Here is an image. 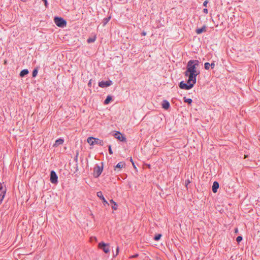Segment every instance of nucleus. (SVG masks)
Here are the masks:
<instances>
[{"mask_svg": "<svg viewBox=\"0 0 260 260\" xmlns=\"http://www.w3.org/2000/svg\"><path fill=\"white\" fill-rule=\"evenodd\" d=\"M54 21L57 26L60 27H63L66 26L67 24L66 20L61 17H55Z\"/></svg>", "mask_w": 260, "mask_h": 260, "instance_id": "3", "label": "nucleus"}, {"mask_svg": "<svg viewBox=\"0 0 260 260\" xmlns=\"http://www.w3.org/2000/svg\"><path fill=\"white\" fill-rule=\"evenodd\" d=\"M110 19H111L110 16L104 18L103 20V26H105L110 21Z\"/></svg>", "mask_w": 260, "mask_h": 260, "instance_id": "22", "label": "nucleus"}, {"mask_svg": "<svg viewBox=\"0 0 260 260\" xmlns=\"http://www.w3.org/2000/svg\"><path fill=\"white\" fill-rule=\"evenodd\" d=\"M136 256H137V255L134 256V257H136Z\"/></svg>", "mask_w": 260, "mask_h": 260, "instance_id": "42", "label": "nucleus"}, {"mask_svg": "<svg viewBox=\"0 0 260 260\" xmlns=\"http://www.w3.org/2000/svg\"><path fill=\"white\" fill-rule=\"evenodd\" d=\"M110 203L112 204V209H113L114 210H116L117 208V206H118L117 204L113 200H110Z\"/></svg>", "mask_w": 260, "mask_h": 260, "instance_id": "20", "label": "nucleus"}, {"mask_svg": "<svg viewBox=\"0 0 260 260\" xmlns=\"http://www.w3.org/2000/svg\"><path fill=\"white\" fill-rule=\"evenodd\" d=\"M179 86L181 89L189 90L192 88L193 86L192 84L188 83L187 81L186 83H184L183 81H181L179 83Z\"/></svg>", "mask_w": 260, "mask_h": 260, "instance_id": "5", "label": "nucleus"}, {"mask_svg": "<svg viewBox=\"0 0 260 260\" xmlns=\"http://www.w3.org/2000/svg\"><path fill=\"white\" fill-rule=\"evenodd\" d=\"M38 74V70L37 69H35L33 70L32 76L33 77H35Z\"/></svg>", "mask_w": 260, "mask_h": 260, "instance_id": "26", "label": "nucleus"}, {"mask_svg": "<svg viewBox=\"0 0 260 260\" xmlns=\"http://www.w3.org/2000/svg\"><path fill=\"white\" fill-rule=\"evenodd\" d=\"M97 194V196L100 199H101L103 202V203L104 205H109L108 202L106 200V199H105V198L104 197L103 195V193H102V192L100 191H98L96 193Z\"/></svg>", "mask_w": 260, "mask_h": 260, "instance_id": "11", "label": "nucleus"}, {"mask_svg": "<svg viewBox=\"0 0 260 260\" xmlns=\"http://www.w3.org/2000/svg\"><path fill=\"white\" fill-rule=\"evenodd\" d=\"M111 100H112V97L110 95H108L104 101V104H105V105L108 104Z\"/></svg>", "mask_w": 260, "mask_h": 260, "instance_id": "21", "label": "nucleus"}, {"mask_svg": "<svg viewBox=\"0 0 260 260\" xmlns=\"http://www.w3.org/2000/svg\"><path fill=\"white\" fill-rule=\"evenodd\" d=\"M210 67L212 69H213L215 67V64L214 62H213L211 63H210Z\"/></svg>", "mask_w": 260, "mask_h": 260, "instance_id": "30", "label": "nucleus"}, {"mask_svg": "<svg viewBox=\"0 0 260 260\" xmlns=\"http://www.w3.org/2000/svg\"><path fill=\"white\" fill-rule=\"evenodd\" d=\"M115 137L116 139H118V140L121 141V142H123V141H125L126 139L125 138V137H124L120 133L118 132H116V133H115Z\"/></svg>", "mask_w": 260, "mask_h": 260, "instance_id": "10", "label": "nucleus"}, {"mask_svg": "<svg viewBox=\"0 0 260 260\" xmlns=\"http://www.w3.org/2000/svg\"><path fill=\"white\" fill-rule=\"evenodd\" d=\"M88 86H91V80L89 81L88 84Z\"/></svg>", "mask_w": 260, "mask_h": 260, "instance_id": "38", "label": "nucleus"}, {"mask_svg": "<svg viewBox=\"0 0 260 260\" xmlns=\"http://www.w3.org/2000/svg\"><path fill=\"white\" fill-rule=\"evenodd\" d=\"M142 35H143V36H145V35H146V33L145 32H142Z\"/></svg>", "mask_w": 260, "mask_h": 260, "instance_id": "39", "label": "nucleus"}, {"mask_svg": "<svg viewBox=\"0 0 260 260\" xmlns=\"http://www.w3.org/2000/svg\"><path fill=\"white\" fill-rule=\"evenodd\" d=\"M44 2V4L46 7L48 6V3L47 0H42Z\"/></svg>", "mask_w": 260, "mask_h": 260, "instance_id": "32", "label": "nucleus"}, {"mask_svg": "<svg viewBox=\"0 0 260 260\" xmlns=\"http://www.w3.org/2000/svg\"><path fill=\"white\" fill-rule=\"evenodd\" d=\"M7 191L6 187L0 183V204H2Z\"/></svg>", "mask_w": 260, "mask_h": 260, "instance_id": "6", "label": "nucleus"}, {"mask_svg": "<svg viewBox=\"0 0 260 260\" xmlns=\"http://www.w3.org/2000/svg\"><path fill=\"white\" fill-rule=\"evenodd\" d=\"M206 28H207L206 26V25H204L201 28H197L196 29V33L197 34H202L203 32L206 31Z\"/></svg>", "mask_w": 260, "mask_h": 260, "instance_id": "13", "label": "nucleus"}, {"mask_svg": "<svg viewBox=\"0 0 260 260\" xmlns=\"http://www.w3.org/2000/svg\"><path fill=\"white\" fill-rule=\"evenodd\" d=\"M242 237L239 236L237 237L236 241L239 243L242 240Z\"/></svg>", "mask_w": 260, "mask_h": 260, "instance_id": "28", "label": "nucleus"}, {"mask_svg": "<svg viewBox=\"0 0 260 260\" xmlns=\"http://www.w3.org/2000/svg\"><path fill=\"white\" fill-rule=\"evenodd\" d=\"M23 2H25L26 0H21Z\"/></svg>", "mask_w": 260, "mask_h": 260, "instance_id": "41", "label": "nucleus"}, {"mask_svg": "<svg viewBox=\"0 0 260 260\" xmlns=\"http://www.w3.org/2000/svg\"><path fill=\"white\" fill-rule=\"evenodd\" d=\"M131 161L132 162V164H133V165L134 167V168H136L135 165V164H134V162H133V159H132V158H131Z\"/></svg>", "mask_w": 260, "mask_h": 260, "instance_id": "37", "label": "nucleus"}, {"mask_svg": "<svg viewBox=\"0 0 260 260\" xmlns=\"http://www.w3.org/2000/svg\"><path fill=\"white\" fill-rule=\"evenodd\" d=\"M64 142L63 139L61 138H59L55 141V142L54 144L53 145V146L57 147L61 144H62Z\"/></svg>", "mask_w": 260, "mask_h": 260, "instance_id": "15", "label": "nucleus"}, {"mask_svg": "<svg viewBox=\"0 0 260 260\" xmlns=\"http://www.w3.org/2000/svg\"><path fill=\"white\" fill-rule=\"evenodd\" d=\"M94 144L100 145L101 146H103L104 144V142L98 138H95V140L94 141Z\"/></svg>", "mask_w": 260, "mask_h": 260, "instance_id": "17", "label": "nucleus"}, {"mask_svg": "<svg viewBox=\"0 0 260 260\" xmlns=\"http://www.w3.org/2000/svg\"><path fill=\"white\" fill-rule=\"evenodd\" d=\"M103 168L100 166H96L94 168L93 175L95 178L98 177L102 173Z\"/></svg>", "mask_w": 260, "mask_h": 260, "instance_id": "8", "label": "nucleus"}, {"mask_svg": "<svg viewBox=\"0 0 260 260\" xmlns=\"http://www.w3.org/2000/svg\"><path fill=\"white\" fill-rule=\"evenodd\" d=\"M29 72L27 69H24L22 70L20 73V76L21 77H23L25 75L28 74Z\"/></svg>", "mask_w": 260, "mask_h": 260, "instance_id": "16", "label": "nucleus"}, {"mask_svg": "<svg viewBox=\"0 0 260 260\" xmlns=\"http://www.w3.org/2000/svg\"><path fill=\"white\" fill-rule=\"evenodd\" d=\"M50 181L53 184H57L58 182V177L54 171H51L50 172Z\"/></svg>", "mask_w": 260, "mask_h": 260, "instance_id": "7", "label": "nucleus"}, {"mask_svg": "<svg viewBox=\"0 0 260 260\" xmlns=\"http://www.w3.org/2000/svg\"><path fill=\"white\" fill-rule=\"evenodd\" d=\"M199 74H194V73H187L186 72H184L185 76L188 77V79L187 80L188 83L192 84V85L196 84L197 81V76Z\"/></svg>", "mask_w": 260, "mask_h": 260, "instance_id": "2", "label": "nucleus"}, {"mask_svg": "<svg viewBox=\"0 0 260 260\" xmlns=\"http://www.w3.org/2000/svg\"><path fill=\"white\" fill-rule=\"evenodd\" d=\"M125 166V164L123 162H119L114 168V170H116V168L121 169Z\"/></svg>", "mask_w": 260, "mask_h": 260, "instance_id": "19", "label": "nucleus"}, {"mask_svg": "<svg viewBox=\"0 0 260 260\" xmlns=\"http://www.w3.org/2000/svg\"><path fill=\"white\" fill-rule=\"evenodd\" d=\"M203 12H204V13L207 14L208 13V9L206 8L204 9Z\"/></svg>", "mask_w": 260, "mask_h": 260, "instance_id": "34", "label": "nucleus"}, {"mask_svg": "<svg viewBox=\"0 0 260 260\" xmlns=\"http://www.w3.org/2000/svg\"><path fill=\"white\" fill-rule=\"evenodd\" d=\"M219 183L217 181H214L212 185V191L214 193H216L217 189L219 188Z\"/></svg>", "mask_w": 260, "mask_h": 260, "instance_id": "12", "label": "nucleus"}, {"mask_svg": "<svg viewBox=\"0 0 260 260\" xmlns=\"http://www.w3.org/2000/svg\"><path fill=\"white\" fill-rule=\"evenodd\" d=\"M118 252H119V248H118V247H117L116 248V255H114V257L118 255Z\"/></svg>", "mask_w": 260, "mask_h": 260, "instance_id": "31", "label": "nucleus"}, {"mask_svg": "<svg viewBox=\"0 0 260 260\" xmlns=\"http://www.w3.org/2000/svg\"><path fill=\"white\" fill-rule=\"evenodd\" d=\"M93 240H95V241H97V239H96V237H92V238H91V240L92 241L93 240Z\"/></svg>", "mask_w": 260, "mask_h": 260, "instance_id": "35", "label": "nucleus"}, {"mask_svg": "<svg viewBox=\"0 0 260 260\" xmlns=\"http://www.w3.org/2000/svg\"><path fill=\"white\" fill-rule=\"evenodd\" d=\"M108 150H109V153L110 154H113V151L112 150L111 146V145H109L108 146Z\"/></svg>", "mask_w": 260, "mask_h": 260, "instance_id": "29", "label": "nucleus"}, {"mask_svg": "<svg viewBox=\"0 0 260 260\" xmlns=\"http://www.w3.org/2000/svg\"><path fill=\"white\" fill-rule=\"evenodd\" d=\"M208 3V2L207 1H205L203 3V6L205 7H206Z\"/></svg>", "mask_w": 260, "mask_h": 260, "instance_id": "33", "label": "nucleus"}, {"mask_svg": "<svg viewBox=\"0 0 260 260\" xmlns=\"http://www.w3.org/2000/svg\"><path fill=\"white\" fill-rule=\"evenodd\" d=\"M183 100L185 103H187L188 104H191L192 102L191 99H187L185 97H184Z\"/></svg>", "mask_w": 260, "mask_h": 260, "instance_id": "23", "label": "nucleus"}, {"mask_svg": "<svg viewBox=\"0 0 260 260\" xmlns=\"http://www.w3.org/2000/svg\"><path fill=\"white\" fill-rule=\"evenodd\" d=\"M189 183H190V181H189V180H187L185 181L186 185H187V184H189Z\"/></svg>", "mask_w": 260, "mask_h": 260, "instance_id": "36", "label": "nucleus"}, {"mask_svg": "<svg viewBox=\"0 0 260 260\" xmlns=\"http://www.w3.org/2000/svg\"><path fill=\"white\" fill-rule=\"evenodd\" d=\"M169 107H170L169 102L166 100L163 101L162 103V107L164 109L167 110L169 108Z\"/></svg>", "mask_w": 260, "mask_h": 260, "instance_id": "14", "label": "nucleus"}, {"mask_svg": "<svg viewBox=\"0 0 260 260\" xmlns=\"http://www.w3.org/2000/svg\"><path fill=\"white\" fill-rule=\"evenodd\" d=\"M161 237V234H157V235H155V237H154V240L155 241H158L160 239Z\"/></svg>", "mask_w": 260, "mask_h": 260, "instance_id": "25", "label": "nucleus"}, {"mask_svg": "<svg viewBox=\"0 0 260 260\" xmlns=\"http://www.w3.org/2000/svg\"><path fill=\"white\" fill-rule=\"evenodd\" d=\"M199 66V61L198 60H190L188 61L186 66V70L185 72L187 73L200 74V71L197 70Z\"/></svg>", "mask_w": 260, "mask_h": 260, "instance_id": "1", "label": "nucleus"}, {"mask_svg": "<svg viewBox=\"0 0 260 260\" xmlns=\"http://www.w3.org/2000/svg\"><path fill=\"white\" fill-rule=\"evenodd\" d=\"M95 38L94 37V38H89V39H87V42L88 43H93L95 41Z\"/></svg>", "mask_w": 260, "mask_h": 260, "instance_id": "24", "label": "nucleus"}, {"mask_svg": "<svg viewBox=\"0 0 260 260\" xmlns=\"http://www.w3.org/2000/svg\"><path fill=\"white\" fill-rule=\"evenodd\" d=\"M112 84V82L111 80L106 81H101L99 83V86L102 88L108 87Z\"/></svg>", "mask_w": 260, "mask_h": 260, "instance_id": "9", "label": "nucleus"}, {"mask_svg": "<svg viewBox=\"0 0 260 260\" xmlns=\"http://www.w3.org/2000/svg\"><path fill=\"white\" fill-rule=\"evenodd\" d=\"M95 140V138H93V137H89L88 139H87V142L90 145H93V144H94V141Z\"/></svg>", "mask_w": 260, "mask_h": 260, "instance_id": "18", "label": "nucleus"}, {"mask_svg": "<svg viewBox=\"0 0 260 260\" xmlns=\"http://www.w3.org/2000/svg\"><path fill=\"white\" fill-rule=\"evenodd\" d=\"M235 232H238V229H236L235 230Z\"/></svg>", "mask_w": 260, "mask_h": 260, "instance_id": "40", "label": "nucleus"}, {"mask_svg": "<svg viewBox=\"0 0 260 260\" xmlns=\"http://www.w3.org/2000/svg\"><path fill=\"white\" fill-rule=\"evenodd\" d=\"M98 247L100 249L103 250V251L106 253H108L110 252L109 244H106L104 242H102L99 244Z\"/></svg>", "mask_w": 260, "mask_h": 260, "instance_id": "4", "label": "nucleus"}, {"mask_svg": "<svg viewBox=\"0 0 260 260\" xmlns=\"http://www.w3.org/2000/svg\"><path fill=\"white\" fill-rule=\"evenodd\" d=\"M210 68V64L209 62H206L205 63V69L206 70H209Z\"/></svg>", "mask_w": 260, "mask_h": 260, "instance_id": "27", "label": "nucleus"}]
</instances>
